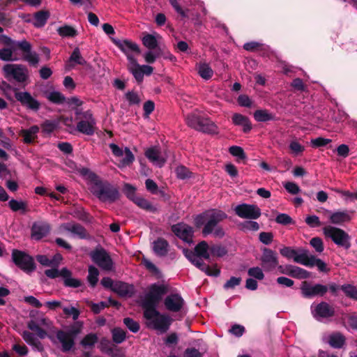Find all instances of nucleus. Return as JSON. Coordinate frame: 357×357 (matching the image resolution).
<instances>
[{
    "label": "nucleus",
    "mask_w": 357,
    "mask_h": 357,
    "mask_svg": "<svg viewBox=\"0 0 357 357\" xmlns=\"http://www.w3.org/2000/svg\"><path fill=\"white\" fill-rule=\"evenodd\" d=\"M79 172L87 180L90 192L100 201L113 202L118 199V190L109 183L101 181L89 169L82 168Z\"/></svg>",
    "instance_id": "f257e3e1"
},
{
    "label": "nucleus",
    "mask_w": 357,
    "mask_h": 357,
    "mask_svg": "<svg viewBox=\"0 0 357 357\" xmlns=\"http://www.w3.org/2000/svg\"><path fill=\"white\" fill-rule=\"evenodd\" d=\"M211 246L206 242H200L195 248V251L183 250L185 256L198 268L211 276H218L220 270L216 266L210 267L204 264L202 259H208L211 257Z\"/></svg>",
    "instance_id": "f03ea898"
},
{
    "label": "nucleus",
    "mask_w": 357,
    "mask_h": 357,
    "mask_svg": "<svg viewBox=\"0 0 357 357\" xmlns=\"http://www.w3.org/2000/svg\"><path fill=\"white\" fill-rule=\"evenodd\" d=\"M227 215L221 211H210L202 214H199L195 218V223L197 227L205 224L203 229V234L206 236L211 234L218 222L227 218Z\"/></svg>",
    "instance_id": "7ed1b4c3"
},
{
    "label": "nucleus",
    "mask_w": 357,
    "mask_h": 357,
    "mask_svg": "<svg viewBox=\"0 0 357 357\" xmlns=\"http://www.w3.org/2000/svg\"><path fill=\"white\" fill-rule=\"evenodd\" d=\"M144 316L146 319L147 326L160 333L167 331L171 324L170 318L161 314L155 307L144 309Z\"/></svg>",
    "instance_id": "20e7f679"
},
{
    "label": "nucleus",
    "mask_w": 357,
    "mask_h": 357,
    "mask_svg": "<svg viewBox=\"0 0 357 357\" xmlns=\"http://www.w3.org/2000/svg\"><path fill=\"white\" fill-rule=\"evenodd\" d=\"M186 123L192 128L206 133L217 132V126L199 111H194L186 116Z\"/></svg>",
    "instance_id": "39448f33"
},
{
    "label": "nucleus",
    "mask_w": 357,
    "mask_h": 357,
    "mask_svg": "<svg viewBox=\"0 0 357 357\" xmlns=\"http://www.w3.org/2000/svg\"><path fill=\"white\" fill-rule=\"evenodd\" d=\"M167 292V286L162 283H154L147 287L142 306L144 309L155 307L162 296Z\"/></svg>",
    "instance_id": "423d86ee"
},
{
    "label": "nucleus",
    "mask_w": 357,
    "mask_h": 357,
    "mask_svg": "<svg viewBox=\"0 0 357 357\" xmlns=\"http://www.w3.org/2000/svg\"><path fill=\"white\" fill-rule=\"evenodd\" d=\"M2 72L6 79H14L19 83L26 82L29 77L27 68L21 64H6L2 68Z\"/></svg>",
    "instance_id": "0eeeda50"
},
{
    "label": "nucleus",
    "mask_w": 357,
    "mask_h": 357,
    "mask_svg": "<svg viewBox=\"0 0 357 357\" xmlns=\"http://www.w3.org/2000/svg\"><path fill=\"white\" fill-rule=\"evenodd\" d=\"M323 233L326 237L331 238L337 245L345 248L350 247V237L342 229L331 225H326L323 227Z\"/></svg>",
    "instance_id": "6e6552de"
},
{
    "label": "nucleus",
    "mask_w": 357,
    "mask_h": 357,
    "mask_svg": "<svg viewBox=\"0 0 357 357\" xmlns=\"http://www.w3.org/2000/svg\"><path fill=\"white\" fill-rule=\"evenodd\" d=\"M96 120L90 111L82 114V119L77 124L76 130L82 134L92 135L95 132Z\"/></svg>",
    "instance_id": "1a4fd4ad"
},
{
    "label": "nucleus",
    "mask_w": 357,
    "mask_h": 357,
    "mask_svg": "<svg viewBox=\"0 0 357 357\" xmlns=\"http://www.w3.org/2000/svg\"><path fill=\"white\" fill-rule=\"evenodd\" d=\"M12 257L15 264L24 271L31 272L35 269L33 259L25 252L13 250Z\"/></svg>",
    "instance_id": "9d476101"
},
{
    "label": "nucleus",
    "mask_w": 357,
    "mask_h": 357,
    "mask_svg": "<svg viewBox=\"0 0 357 357\" xmlns=\"http://www.w3.org/2000/svg\"><path fill=\"white\" fill-rule=\"evenodd\" d=\"M234 211L238 217L243 219L255 220L261 215V210L256 205L239 204L235 207Z\"/></svg>",
    "instance_id": "9b49d317"
},
{
    "label": "nucleus",
    "mask_w": 357,
    "mask_h": 357,
    "mask_svg": "<svg viewBox=\"0 0 357 357\" xmlns=\"http://www.w3.org/2000/svg\"><path fill=\"white\" fill-rule=\"evenodd\" d=\"M128 70L132 74L137 82H142L144 75H150L153 71V67L148 65H139L137 60L128 63Z\"/></svg>",
    "instance_id": "f8f14e48"
},
{
    "label": "nucleus",
    "mask_w": 357,
    "mask_h": 357,
    "mask_svg": "<svg viewBox=\"0 0 357 357\" xmlns=\"http://www.w3.org/2000/svg\"><path fill=\"white\" fill-rule=\"evenodd\" d=\"M91 257L100 268L105 271H111L113 267L112 261L104 250H96L91 253Z\"/></svg>",
    "instance_id": "ddd939ff"
},
{
    "label": "nucleus",
    "mask_w": 357,
    "mask_h": 357,
    "mask_svg": "<svg viewBox=\"0 0 357 357\" xmlns=\"http://www.w3.org/2000/svg\"><path fill=\"white\" fill-rule=\"evenodd\" d=\"M79 332V331L69 332L58 331L56 333V339L61 344V349L63 352L69 351L74 347V338Z\"/></svg>",
    "instance_id": "4468645a"
},
{
    "label": "nucleus",
    "mask_w": 357,
    "mask_h": 357,
    "mask_svg": "<svg viewBox=\"0 0 357 357\" xmlns=\"http://www.w3.org/2000/svg\"><path fill=\"white\" fill-rule=\"evenodd\" d=\"M311 310L313 317L318 321L328 318L333 315L334 310L327 303L322 302L317 305H312Z\"/></svg>",
    "instance_id": "2eb2a0df"
},
{
    "label": "nucleus",
    "mask_w": 357,
    "mask_h": 357,
    "mask_svg": "<svg viewBox=\"0 0 357 357\" xmlns=\"http://www.w3.org/2000/svg\"><path fill=\"white\" fill-rule=\"evenodd\" d=\"M115 44L126 55L128 62L136 60L134 54L140 53L138 45L130 40H116Z\"/></svg>",
    "instance_id": "dca6fc26"
},
{
    "label": "nucleus",
    "mask_w": 357,
    "mask_h": 357,
    "mask_svg": "<svg viewBox=\"0 0 357 357\" xmlns=\"http://www.w3.org/2000/svg\"><path fill=\"white\" fill-rule=\"evenodd\" d=\"M261 265L266 271H271L278 266L277 255L273 250L264 248L261 257Z\"/></svg>",
    "instance_id": "f3484780"
},
{
    "label": "nucleus",
    "mask_w": 357,
    "mask_h": 357,
    "mask_svg": "<svg viewBox=\"0 0 357 357\" xmlns=\"http://www.w3.org/2000/svg\"><path fill=\"white\" fill-rule=\"evenodd\" d=\"M16 99L27 109L38 111L40 107L39 101L26 91L15 93Z\"/></svg>",
    "instance_id": "a211bd4d"
},
{
    "label": "nucleus",
    "mask_w": 357,
    "mask_h": 357,
    "mask_svg": "<svg viewBox=\"0 0 357 357\" xmlns=\"http://www.w3.org/2000/svg\"><path fill=\"white\" fill-rule=\"evenodd\" d=\"M301 289L305 297H313L323 296L327 291L328 288L325 285L319 284L312 285L307 282H304L302 283Z\"/></svg>",
    "instance_id": "6ab92c4d"
},
{
    "label": "nucleus",
    "mask_w": 357,
    "mask_h": 357,
    "mask_svg": "<svg viewBox=\"0 0 357 357\" xmlns=\"http://www.w3.org/2000/svg\"><path fill=\"white\" fill-rule=\"evenodd\" d=\"M172 231L183 241L192 242L193 229L190 226L185 223H178L172 226Z\"/></svg>",
    "instance_id": "aec40b11"
},
{
    "label": "nucleus",
    "mask_w": 357,
    "mask_h": 357,
    "mask_svg": "<svg viewBox=\"0 0 357 357\" xmlns=\"http://www.w3.org/2000/svg\"><path fill=\"white\" fill-rule=\"evenodd\" d=\"M145 155L156 167H161L166 162V155L162 154L156 147L148 149L145 152Z\"/></svg>",
    "instance_id": "412c9836"
},
{
    "label": "nucleus",
    "mask_w": 357,
    "mask_h": 357,
    "mask_svg": "<svg viewBox=\"0 0 357 357\" xmlns=\"http://www.w3.org/2000/svg\"><path fill=\"white\" fill-rule=\"evenodd\" d=\"M165 307L171 312H178L183 307L184 301L178 294L167 296L164 301Z\"/></svg>",
    "instance_id": "4be33fe9"
},
{
    "label": "nucleus",
    "mask_w": 357,
    "mask_h": 357,
    "mask_svg": "<svg viewBox=\"0 0 357 357\" xmlns=\"http://www.w3.org/2000/svg\"><path fill=\"white\" fill-rule=\"evenodd\" d=\"M0 59L4 61H15L19 59L12 40L9 39L7 47L0 50Z\"/></svg>",
    "instance_id": "5701e85b"
},
{
    "label": "nucleus",
    "mask_w": 357,
    "mask_h": 357,
    "mask_svg": "<svg viewBox=\"0 0 357 357\" xmlns=\"http://www.w3.org/2000/svg\"><path fill=\"white\" fill-rule=\"evenodd\" d=\"M325 212L328 213L330 222L334 225H342L351 220L349 213L346 211L331 212L328 210H325Z\"/></svg>",
    "instance_id": "b1692460"
},
{
    "label": "nucleus",
    "mask_w": 357,
    "mask_h": 357,
    "mask_svg": "<svg viewBox=\"0 0 357 357\" xmlns=\"http://www.w3.org/2000/svg\"><path fill=\"white\" fill-rule=\"evenodd\" d=\"M49 231L50 226L47 222H36L32 227L31 237L35 240H40L45 236Z\"/></svg>",
    "instance_id": "393cba45"
},
{
    "label": "nucleus",
    "mask_w": 357,
    "mask_h": 357,
    "mask_svg": "<svg viewBox=\"0 0 357 357\" xmlns=\"http://www.w3.org/2000/svg\"><path fill=\"white\" fill-rule=\"evenodd\" d=\"M303 249L295 250L291 247H283L280 250V253L288 259H293L294 261L298 263L302 262Z\"/></svg>",
    "instance_id": "a878e982"
},
{
    "label": "nucleus",
    "mask_w": 357,
    "mask_h": 357,
    "mask_svg": "<svg viewBox=\"0 0 357 357\" xmlns=\"http://www.w3.org/2000/svg\"><path fill=\"white\" fill-rule=\"evenodd\" d=\"M40 128L38 126H33L27 129H22L19 135L22 137L26 144H31L37 138Z\"/></svg>",
    "instance_id": "bb28decb"
},
{
    "label": "nucleus",
    "mask_w": 357,
    "mask_h": 357,
    "mask_svg": "<svg viewBox=\"0 0 357 357\" xmlns=\"http://www.w3.org/2000/svg\"><path fill=\"white\" fill-rule=\"evenodd\" d=\"M59 231L61 233L69 232L73 236H79L84 237V228L77 224L74 223H66L63 224L59 227Z\"/></svg>",
    "instance_id": "cd10ccee"
},
{
    "label": "nucleus",
    "mask_w": 357,
    "mask_h": 357,
    "mask_svg": "<svg viewBox=\"0 0 357 357\" xmlns=\"http://www.w3.org/2000/svg\"><path fill=\"white\" fill-rule=\"evenodd\" d=\"M161 37L158 33L145 34L142 38L143 45L149 50H154L157 47Z\"/></svg>",
    "instance_id": "c85d7f7f"
},
{
    "label": "nucleus",
    "mask_w": 357,
    "mask_h": 357,
    "mask_svg": "<svg viewBox=\"0 0 357 357\" xmlns=\"http://www.w3.org/2000/svg\"><path fill=\"white\" fill-rule=\"evenodd\" d=\"M113 288L118 294L123 296H130L135 291L133 285L122 282H116Z\"/></svg>",
    "instance_id": "c756f323"
},
{
    "label": "nucleus",
    "mask_w": 357,
    "mask_h": 357,
    "mask_svg": "<svg viewBox=\"0 0 357 357\" xmlns=\"http://www.w3.org/2000/svg\"><path fill=\"white\" fill-rule=\"evenodd\" d=\"M8 206L13 212L25 213L27 211V202L12 199L8 202Z\"/></svg>",
    "instance_id": "7c9ffc66"
},
{
    "label": "nucleus",
    "mask_w": 357,
    "mask_h": 357,
    "mask_svg": "<svg viewBox=\"0 0 357 357\" xmlns=\"http://www.w3.org/2000/svg\"><path fill=\"white\" fill-rule=\"evenodd\" d=\"M199 75L205 80L210 79L213 75V70L206 63H199L197 65Z\"/></svg>",
    "instance_id": "2f4dec72"
},
{
    "label": "nucleus",
    "mask_w": 357,
    "mask_h": 357,
    "mask_svg": "<svg viewBox=\"0 0 357 357\" xmlns=\"http://www.w3.org/2000/svg\"><path fill=\"white\" fill-rule=\"evenodd\" d=\"M61 277L64 280V284L66 286L71 287H78L81 285L80 280L73 278L71 277V273L67 268H63L61 270Z\"/></svg>",
    "instance_id": "473e14b6"
},
{
    "label": "nucleus",
    "mask_w": 357,
    "mask_h": 357,
    "mask_svg": "<svg viewBox=\"0 0 357 357\" xmlns=\"http://www.w3.org/2000/svg\"><path fill=\"white\" fill-rule=\"evenodd\" d=\"M153 250L158 256H164L168 250V243L162 238H158L153 243Z\"/></svg>",
    "instance_id": "72a5a7b5"
},
{
    "label": "nucleus",
    "mask_w": 357,
    "mask_h": 357,
    "mask_svg": "<svg viewBox=\"0 0 357 357\" xmlns=\"http://www.w3.org/2000/svg\"><path fill=\"white\" fill-rule=\"evenodd\" d=\"M50 17V14L47 11L40 10L34 14L33 24L36 27H43L46 24L48 18Z\"/></svg>",
    "instance_id": "f704fd0d"
},
{
    "label": "nucleus",
    "mask_w": 357,
    "mask_h": 357,
    "mask_svg": "<svg viewBox=\"0 0 357 357\" xmlns=\"http://www.w3.org/2000/svg\"><path fill=\"white\" fill-rule=\"evenodd\" d=\"M232 121L235 125L243 126L244 132H248L251 130V124L248 119L240 114H234Z\"/></svg>",
    "instance_id": "c9c22d12"
},
{
    "label": "nucleus",
    "mask_w": 357,
    "mask_h": 357,
    "mask_svg": "<svg viewBox=\"0 0 357 357\" xmlns=\"http://www.w3.org/2000/svg\"><path fill=\"white\" fill-rule=\"evenodd\" d=\"M278 268L281 270L280 272L282 273L287 274L290 273L293 276L300 278H307L310 276V273L307 271L299 267H294L291 271H289L287 268V270H283L282 267L280 266H278Z\"/></svg>",
    "instance_id": "e433bc0d"
},
{
    "label": "nucleus",
    "mask_w": 357,
    "mask_h": 357,
    "mask_svg": "<svg viewBox=\"0 0 357 357\" xmlns=\"http://www.w3.org/2000/svg\"><path fill=\"white\" fill-rule=\"evenodd\" d=\"M98 336L95 333H89L84 336L80 342V344L85 349H92L98 342Z\"/></svg>",
    "instance_id": "4c0bfd02"
},
{
    "label": "nucleus",
    "mask_w": 357,
    "mask_h": 357,
    "mask_svg": "<svg viewBox=\"0 0 357 357\" xmlns=\"http://www.w3.org/2000/svg\"><path fill=\"white\" fill-rule=\"evenodd\" d=\"M57 33L61 37H74L77 34V31L71 26L64 25L57 29Z\"/></svg>",
    "instance_id": "58836bf2"
},
{
    "label": "nucleus",
    "mask_w": 357,
    "mask_h": 357,
    "mask_svg": "<svg viewBox=\"0 0 357 357\" xmlns=\"http://www.w3.org/2000/svg\"><path fill=\"white\" fill-rule=\"evenodd\" d=\"M328 343L332 347L340 348L344 343V338L340 333L333 334L329 337Z\"/></svg>",
    "instance_id": "ea45409f"
},
{
    "label": "nucleus",
    "mask_w": 357,
    "mask_h": 357,
    "mask_svg": "<svg viewBox=\"0 0 357 357\" xmlns=\"http://www.w3.org/2000/svg\"><path fill=\"white\" fill-rule=\"evenodd\" d=\"M124 151L125 157L119 162V167H125L129 166L135 160L134 155L128 147L124 149Z\"/></svg>",
    "instance_id": "a19ab883"
},
{
    "label": "nucleus",
    "mask_w": 357,
    "mask_h": 357,
    "mask_svg": "<svg viewBox=\"0 0 357 357\" xmlns=\"http://www.w3.org/2000/svg\"><path fill=\"white\" fill-rule=\"evenodd\" d=\"M301 257H303L302 262H298V264L310 267L315 266L316 261L319 259L313 255H308L305 250H303Z\"/></svg>",
    "instance_id": "79ce46f5"
},
{
    "label": "nucleus",
    "mask_w": 357,
    "mask_h": 357,
    "mask_svg": "<svg viewBox=\"0 0 357 357\" xmlns=\"http://www.w3.org/2000/svg\"><path fill=\"white\" fill-rule=\"evenodd\" d=\"M23 338L29 344L35 346L38 350L43 349V346L40 342L37 340L35 335L30 332L25 331L23 333Z\"/></svg>",
    "instance_id": "37998d69"
},
{
    "label": "nucleus",
    "mask_w": 357,
    "mask_h": 357,
    "mask_svg": "<svg viewBox=\"0 0 357 357\" xmlns=\"http://www.w3.org/2000/svg\"><path fill=\"white\" fill-rule=\"evenodd\" d=\"M98 270L96 267L90 266L89 267V275L87 278L91 287H95L98 281Z\"/></svg>",
    "instance_id": "c03bdc74"
},
{
    "label": "nucleus",
    "mask_w": 357,
    "mask_h": 357,
    "mask_svg": "<svg viewBox=\"0 0 357 357\" xmlns=\"http://www.w3.org/2000/svg\"><path fill=\"white\" fill-rule=\"evenodd\" d=\"M69 61L79 65L84 66L86 64V61L82 57L78 47H75L74 49L70 56Z\"/></svg>",
    "instance_id": "a18cd8bd"
},
{
    "label": "nucleus",
    "mask_w": 357,
    "mask_h": 357,
    "mask_svg": "<svg viewBox=\"0 0 357 357\" xmlns=\"http://www.w3.org/2000/svg\"><path fill=\"white\" fill-rule=\"evenodd\" d=\"M46 98L54 103H63L65 101V97L59 91H53L45 94Z\"/></svg>",
    "instance_id": "49530a36"
},
{
    "label": "nucleus",
    "mask_w": 357,
    "mask_h": 357,
    "mask_svg": "<svg viewBox=\"0 0 357 357\" xmlns=\"http://www.w3.org/2000/svg\"><path fill=\"white\" fill-rule=\"evenodd\" d=\"M112 340L116 344L123 342L126 339V332L119 328H115L112 331Z\"/></svg>",
    "instance_id": "de8ad7c7"
},
{
    "label": "nucleus",
    "mask_w": 357,
    "mask_h": 357,
    "mask_svg": "<svg viewBox=\"0 0 357 357\" xmlns=\"http://www.w3.org/2000/svg\"><path fill=\"white\" fill-rule=\"evenodd\" d=\"M134 203H135L138 206H139L142 208L150 211H155V208L152 206V204L146 199L141 197H137L136 199L133 201Z\"/></svg>",
    "instance_id": "09e8293b"
},
{
    "label": "nucleus",
    "mask_w": 357,
    "mask_h": 357,
    "mask_svg": "<svg viewBox=\"0 0 357 357\" xmlns=\"http://www.w3.org/2000/svg\"><path fill=\"white\" fill-rule=\"evenodd\" d=\"M142 263L146 267V268L149 271H150L151 273L154 274L155 275H156L158 277L160 276L161 274H160V271H159V269L149 259L143 257L142 260Z\"/></svg>",
    "instance_id": "8fccbe9b"
},
{
    "label": "nucleus",
    "mask_w": 357,
    "mask_h": 357,
    "mask_svg": "<svg viewBox=\"0 0 357 357\" xmlns=\"http://www.w3.org/2000/svg\"><path fill=\"white\" fill-rule=\"evenodd\" d=\"M28 328L31 331H33L36 332L37 335L40 339H44V338H45L47 337V333L43 329H42L39 326V324H38L35 321H29V324H28Z\"/></svg>",
    "instance_id": "3c124183"
},
{
    "label": "nucleus",
    "mask_w": 357,
    "mask_h": 357,
    "mask_svg": "<svg viewBox=\"0 0 357 357\" xmlns=\"http://www.w3.org/2000/svg\"><path fill=\"white\" fill-rule=\"evenodd\" d=\"M289 147L291 153L295 155L301 154L305 150L304 146L301 144L296 139L291 140Z\"/></svg>",
    "instance_id": "603ef678"
},
{
    "label": "nucleus",
    "mask_w": 357,
    "mask_h": 357,
    "mask_svg": "<svg viewBox=\"0 0 357 357\" xmlns=\"http://www.w3.org/2000/svg\"><path fill=\"white\" fill-rule=\"evenodd\" d=\"M229 153L236 158L237 160H245L246 155L243 149L238 146H232L229 148Z\"/></svg>",
    "instance_id": "864d4df0"
},
{
    "label": "nucleus",
    "mask_w": 357,
    "mask_h": 357,
    "mask_svg": "<svg viewBox=\"0 0 357 357\" xmlns=\"http://www.w3.org/2000/svg\"><path fill=\"white\" fill-rule=\"evenodd\" d=\"M24 59L31 66H36L39 63V56L36 52H31V50L26 52Z\"/></svg>",
    "instance_id": "5fc2aeb1"
},
{
    "label": "nucleus",
    "mask_w": 357,
    "mask_h": 357,
    "mask_svg": "<svg viewBox=\"0 0 357 357\" xmlns=\"http://www.w3.org/2000/svg\"><path fill=\"white\" fill-rule=\"evenodd\" d=\"M13 45L15 46V50H17L18 48L21 49L25 54L31 50V45L26 40H12Z\"/></svg>",
    "instance_id": "6e6d98bb"
},
{
    "label": "nucleus",
    "mask_w": 357,
    "mask_h": 357,
    "mask_svg": "<svg viewBox=\"0 0 357 357\" xmlns=\"http://www.w3.org/2000/svg\"><path fill=\"white\" fill-rule=\"evenodd\" d=\"M176 174L178 178L185 179L191 176L192 173L184 166H178L176 169Z\"/></svg>",
    "instance_id": "4d7b16f0"
},
{
    "label": "nucleus",
    "mask_w": 357,
    "mask_h": 357,
    "mask_svg": "<svg viewBox=\"0 0 357 357\" xmlns=\"http://www.w3.org/2000/svg\"><path fill=\"white\" fill-rule=\"evenodd\" d=\"M254 117L257 121H267L272 119L271 115L265 110L256 111Z\"/></svg>",
    "instance_id": "13d9d810"
},
{
    "label": "nucleus",
    "mask_w": 357,
    "mask_h": 357,
    "mask_svg": "<svg viewBox=\"0 0 357 357\" xmlns=\"http://www.w3.org/2000/svg\"><path fill=\"white\" fill-rule=\"evenodd\" d=\"M342 289L349 297L357 300V289L356 287L347 284L342 287Z\"/></svg>",
    "instance_id": "bf43d9fd"
},
{
    "label": "nucleus",
    "mask_w": 357,
    "mask_h": 357,
    "mask_svg": "<svg viewBox=\"0 0 357 357\" xmlns=\"http://www.w3.org/2000/svg\"><path fill=\"white\" fill-rule=\"evenodd\" d=\"M248 273L250 276L259 280H261L264 278L263 271L259 267H252L249 268Z\"/></svg>",
    "instance_id": "052dcab7"
},
{
    "label": "nucleus",
    "mask_w": 357,
    "mask_h": 357,
    "mask_svg": "<svg viewBox=\"0 0 357 357\" xmlns=\"http://www.w3.org/2000/svg\"><path fill=\"white\" fill-rule=\"evenodd\" d=\"M43 132L45 134L52 133L57 127V123L55 121H46L42 126Z\"/></svg>",
    "instance_id": "680f3d73"
},
{
    "label": "nucleus",
    "mask_w": 357,
    "mask_h": 357,
    "mask_svg": "<svg viewBox=\"0 0 357 357\" xmlns=\"http://www.w3.org/2000/svg\"><path fill=\"white\" fill-rule=\"evenodd\" d=\"M123 323L132 333H137L139 330V324L130 318H125Z\"/></svg>",
    "instance_id": "e2e57ef3"
},
{
    "label": "nucleus",
    "mask_w": 357,
    "mask_h": 357,
    "mask_svg": "<svg viewBox=\"0 0 357 357\" xmlns=\"http://www.w3.org/2000/svg\"><path fill=\"white\" fill-rule=\"evenodd\" d=\"M211 256L222 257L227 253L224 247L220 245H211L210 249Z\"/></svg>",
    "instance_id": "0e129e2a"
},
{
    "label": "nucleus",
    "mask_w": 357,
    "mask_h": 357,
    "mask_svg": "<svg viewBox=\"0 0 357 357\" xmlns=\"http://www.w3.org/2000/svg\"><path fill=\"white\" fill-rule=\"evenodd\" d=\"M63 312L68 316H71L73 320H76L78 319L79 316V310L75 307H63Z\"/></svg>",
    "instance_id": "69168bd1"
},
{
    "label": "nucleus",
    "mask_w": 357,
    "mask_h": 357,
    "mask_svg": "<svg viewBox=\"0 0 357 357\" xmlns=\"http://www.w3.org/2000/svg\"><path fill=\"white\" fill-rule=\"evenodd\" d=\"M245 231H257L259 229V224L255 221H245L241 225Z\"/></svg>",
    "instance_id": "338daca9"
},
{
    "label": "nucleus",
    "mask_w": 357,
    "mask_h": 357,
    "mask_svg": "<svg viewBox=\"0 0 357 357\" xmlns=\"http://www.w3.org/2000/svg\"><path fill=\"white\" fill-rule=\"evenodd\" d=\"M126 98L130 105L139 104L141 100L138 94L133 91L126 93Z\"/></svg>",
    "instance_id": "774afa93"
}]
</instances>
